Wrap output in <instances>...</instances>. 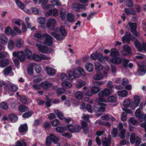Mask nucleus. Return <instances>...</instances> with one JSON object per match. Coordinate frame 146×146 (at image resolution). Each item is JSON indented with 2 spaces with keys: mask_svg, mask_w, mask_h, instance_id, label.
I'll return each mask as SVG.
<instances>
[{
  "mask_svg": "<svg viewBox=\"0 0 146 146\" xmlns=\"http://www.w3.org/2000/svg\"><path fill=\"white\" fill-rule=\"evenodd\" d=\"M66 128L65 127H58L55 128L56 130L58 132L61 133H64L65 131Z\"/></svg>",
  "mask_w": 146,
  "mask_h": 146,
  "instance_id": "55",
  "label": "nucleus"
},
{
  "mask_svg": "<svg viewBox=\"0 0 146 146\" xmlns=\"http://www.w3.org/2000/svg\"><path fill=\"white\" fill-rule=\"evenodd\" d=\"M47 1L46 0H39V4L42 3V4L44 5L43 7V8H49V5H45L47 4Z\"/></svg>",
  "mask_w": 146,
  "mask_h": 146,
  "instance_id": "44",
  "label": "nucleus"
},
{
  "mask_svg": "<svg viewBox=\"0 0 146 146\" xmlns=\"http://www.w3.org/2000/svg\"><path fill=\"white\" fill-rule=\"evenodd\" d=\"M13 56L17 57L21 62H23L25 60V56L23 51L13 52Z\"/></svg>",
  "mask_w": 146,
  "mask_h": 146,
  "instance_id": "7",
  "label": "nucleus"
},
{
  "mask_svg": "<svg viewBox=\"0 0 146 146\" xmlns=\"http://www.w3.org/2000/svg\"><path fill=\"white\" fill-rule=\"evenodd\" d=\"M119 54L117 50L115 49H112L111 50V53L110 55L112 57H116L119 56Z\"/></svg>",
  "mask_w": 146,
  "mask_h": 146,
  "instance_id": "28",
  "label": "nucleus"
},
{
  "mask_svg": "<svg viewBox=\"0 0 146 146\" xmlns=\"http://www.w3.org/2000/svg\"><path fill=\"white\" fill-rule=\"evenodd\" d=\"M104 146H110V145L111 141L108 140L106 137H104L102 140Z\"/></svg>",
  "mask_w": 146,
  "mask_h": 146,
  "instance_id": "29",
  "label": "nucleus"
},
{
  "mask_svg": "<svg viewBox=\"0 0 146 146\" xmlns=\"http://www.w3.org/2000/svg\"><path fill=\"white\" fill-rule=\"evenodd\" d=\"M134 38V36L130 33L126 32L125 36L122 37V40L123 43H124L126 42L127 44H128L130 42V39L132 40Z\"/></svg>",
  "mask_w": 146,
  "mask_h": 146,
  "instance_id": "8",
  "label": "nucleus"
},
{
  "mask_svg": "<svg viewBox=\"0 0 146 146\" xmlns=\"http://www.w3.org/2000/svg\"><path fill=\"white\" fill-rule=\"evenodd\" d=\"M32 115V113L30 111H28L24 113L22 115V117L24 118H27L31 117Z\"/></svg>",
  "mask_w": 146,
  "mask_h": 146,
  "instance_id": "61",
  "label": "nucleus"
},
{
  "mask_svg": "<svg viewBox=\"0 0 146 146\" xmlns=\"http://www.w3.org/2000/svg\"><path fill=\"white\" fill-rule=\"evenodd\" d=\"M24 51L25 55L28 56V58L29 59H31V57L32 55L31 51L29 49H25Z\"/></svg>",
  "mask_w": 146,
  "mask_h": 146,
  "instance_id": "40",
  "label": "nucleus"
},
{
  "mask_svg": "<svg viewBox=\"0 0 146 146\" xmlns=\"http://www.w3.org/2000/svg\"><path fill=\"white\" fill-rule=\"evenodd\" d=\"M59 31L61 34L64 36H66L67 34L64 27L63 26L60 27Z\"/></svg>",
  "mask_w": 146,
  "mask_h": 146,
  "instance_id": "45",
  "label": "nucleus"
},
{
  "mask_svg": "<svg viewBox=\"0 0 146 146\" xmlns=\"http://www.w3.org/2000/svg\"><path fill=\"white\" fill-rule=\"evenodd\" d=\"M85 68L86 70L89 72H92L94 68L93 65L90 62H88L86 64Z\"/></svg>",
  "mask_w": 146,
  "mask_h": 146,
  "instance_id": "22",
  "label": "nucleus"
},
{
  "mask_svg": "<svg viewBox=\"0 0 146 146\" xmlns=\"http://www.w3.org/2000/svg\"><path fill=\"white\" fill-rule=\"evenodd\" d=\"M35 66V70L37 73H39L42 70V68L38 64H35V65H34Z\"/></svg>",
  "mask_w": 146,
  "mask_h": 146,
  "instance_id": "56",
  "label": "nucleus"
},
{
  "mask_svg": "<svg viewBox=\"0 0 146 146\" xmlns=\"http://www.w3.org/2000/svg\"><path fill=\"white\" fill-rule=\"evenodd\" d=\"M129 62V60L125 58L123 59V64L124 68H126L128 66V64Z\"/></svg>",
  "mask_w": 146,
  "mask_h": 146,
  "instance_id": "64",
  "label": "nucleus"
},
{
  "mask_svg": "<svg viewBox=\"0 0 146 146\" xmlns=\"http://www.w3.org/2000/svg\"><path fill=\"white\" fill-rule=\"evenodd\" d=\"M118 132L117 129L115 128H113L111 131V136L114 137H116L118 134Z\"/></svg>",
  "mask_w": 146,
  "mask_h": 146,
  "instance_id": "51",
  "label": "nucleus"
},
{
  "mask_svg": "<svg viewBox=\"0 0 146 146\" xmlns=\"http://www.w3.org/2000/svg\"><path fill=\"white\" fill-rule=\"evenodd\" d=\"M42 80L41 78L39 77L38 76H36L34 77L33 81L35 83H38L42 81Z\"/></svg>",
  "mask_w": 146,
  "mask_h": 146,
  "instance_id": "57",
  "label": "nucleus"
},
{
  "mask_svg": "<svg viewBox=\"0 0 146 146\" xmlns=\"http://www.w3.org/2000/svg\"><path fill=\"white\" fill-rule=\"evenodd\" d=\"M19 109L20 111L24 112L29 110L28 109L25 105H21L19 107Z\"/></svg>",
  "mask_w": 146,
  "mask_h": 146,
  "instance_id": "49",
  "label": "nucleus"
},
{
  "mask_svg": "<svg viewBox=\"0 0 146 146\" xmlns=\"http://www.w3.org/2000/svg\"><path fill=\"white\" fill-rule=\"evenodd\" d=\"M16 3L19 8H20L21 9H24L25 6L24 4L21 3L19 1H16Z\"/></svg>",
  "mask_w": 146,
  "mask_h": 146,
  "instance_id": "58",
  "label": "nucleus"
},
{
  "mask_svg": "<svg viewBox=\"0 0 146 146\" xmlns=\"http://www.w3.org/2000/svg\"><path fill=\"white\" fill-rule=\"evenodd\" d=\"M46 70L47 74L50 75H55L56 73V71L54 68L50 67H47Z\"/></svg>",
  "mask_w": 146,
  "mask_h": 146,
  "instance_id": "17",
  "label": "nucleus"
},
{
  "mask_svg": "<svg viewBox=\"0 0 146 146\" xmlns=\"http://www.w3.org/2000/svg\"><path fill=\"white\" fill-rule=\"evenodd\" d=\"M8 48L10 50L13 49L14 46V43L12 40H10L9 41L8 45Z\"/></svg>",
  "mask_w": 146,
  "mask_h": 146,
  "instance_id": "52",
  "label": "nucleus"
},
{
  "mask_svg": "<svg viewBox=\"0 0 146 146\" xmlns=\"http://www.w3.org/2000/svg\"><path fill=\"white\" fill-rule=\"evenodd\" d=\"M135 115L137 117L141 120L143 119L144 114L141 113V110L140 108H138L136 110L135 113Z\"/></svg>",
  "mask_w": 146,
  "mask_h": 146,
  "instance_id": "18",
  "label": "nucleus"
},
{
  "mask_svg": "<svg viewBox=\"0 0 146 146\" xmlns=\"http://www.w3.org/2000/svg\"><path fill=\"white\" fill-rule=\"evenodd\" d=\"M83 95L84 94L82 92L77 91L75 94V97L78 100H81L83 98Z\"/></svg>",
  "mask_w": 146,
  "mask_h": 146,
  "instance_id": "35",
  "label": "nucleus"
},
{
  "mask_svg": "<svg viewBox=\"0 0 146 146\" xmlns=\"http://www.w3.org/2000/svg\"><path fill=\"white\" fill-rule=\"evenodd\" d=\"M31 9L32 12L35 14L40 15L42 13L41 11L39 9H38L36 7H32Z\"/></svg>",
  "mask_w": 146,
  "mask_h": 146,
  "instance_id": "46",
  "label": "nucleus"
},
{
  "mask_svg": "<svg viewBox=\"0 0 146 146\" xmlns=\"http://www.w3.org/2000/svg\"><path fill=\"white\" fill-rule=\"evenodd\" d=\"M79 3H74L72 5V9L76 12H79L80 11Z\"/></svg>",
  "mask_w": 146,
  "mask_h": 146,
  "instance_id": "31",
  "label": "nucleus"
},
{
  "mask_svg": "<svg viewBox=\"0 0 146 146\" xmlns=\"http://www.w3.org/2000/svg\"><path fill=\"white\" fill-rule=\"evenodd\" d=\"M12 146H26V144L23 140L21 141L18 140L15 143V145Z\"/></svg>",
  "mask_w": 146,
  "mask_h": 146,
  "instance_id": "34",
  "label": "nucleus"
},
{
  "mask_svg": "<svg viewBox=\"0 0 146 146\" xmlns=\"http://www.w3.org/2000/svg\"><path fill=\"white\" fill-rule=\"evenodd\" d=\"M51 123L52 125L54 127H56L60 125L59 121L58 119H56L52 121Z\"/></svg>",
  "mask_w": 146,
  "mask_h": 146,
  "instance_id": "48",
  "label": "nucleus"
},
{
  "mask_svg": "<svg viewBox=\"0 0 146 146\" xmlns=\"http://www.w3.org/2000/svg\"><path fill=\"white\" fill-rule=\"evenodd\" d=\"M50 136H48L46 138L45 144L47 146H50L51 143V139L52 142L56 144V146H60V144L58 142L59 139L58 138L52 134H50Z\"/></svg>",
  "mask_w": 146,
  "mask_h": 146,
  "instance_id": "2",
  "label": "nucleus"
},
{
  "mask_svg": "<svg viewBox=\"0 0 146 146\" xmlns=\"http://www.w3.org/2000/svg\"><path fill=\"white\" fill-rule=\"evenodd\" d=\"M90 57L94 60L97 59L101 63L105 62L104 57L100 53L92 54L90 55Z\"/></svg>",
  "mask_w": 146,
  "mask_h": 146,
  "instance_id": "6",
  "label": "nucleus"
},
{
  "mask_svg": "<svg viewBox=\"0 0 146 146\" xmlns=\"http://www.w3.org/2000/svg\"><path fill=\"white\" fill-rule=\"evenodd\" d=\"M3 86L5 87V88L7 90H8L9 88V87H10L12 91L14 92H16L18 89V87L16 85H10L7 84L5 82H3Z\"/></svg>",
  "mask_w": 146,
  "mask_h": 146,
  "instance_id": "15",
  "label": "nucleus"
},
{
  "mask_svg": "<svg viewBox=\"0 0 146 146\" xmlns=\"http://www.w3.org/2000/svg\"><path fill=\"white\" fill-rule=\"evenodd\" d=\"M131 50V48L129 46L127 45H124L123 48V50L121 52L122 54L124 56H131L132 55Z\"/></svg>",
  "mask_w": 146,
  "mask_h": 146,
  "instance_id": "9",
  "label": "nucleus"
},
{
  "mask_svg": "<svg viewBox=\"0 0 146 146\" xmlns=\"http://www.w3.org/2000/svg\"><path fill=\"white\" fill-rule=\"evenodd\" d=\"M56 113L58 118L60 119H63V115L62 113L59 111L58 110H56L54 111Z\"/></svg>",
  "mask_w": 146,
  "mask_h": 146,
  "instance_id": "62",
  "label": "nucleus"
},
{
  "mask_svg": "<svg viewBox=\"0 0 146 146\" xmlns=\"http://www.w3.org/2000/svg\"><path fill=\"white\" fill-rule=\"evenodd\" d=\"M12 70L11 66H9L3 70V72L5 75L8 74Z\"/></svg>",
  "mask_w": 146,
  "mask_h": 146,
  "instance_id": "47",
  "label": "nucleus"
},
{
  "mask_svg": "<svg viewBox=\"0 0 146 146\" xmlns=\"http://www.w3.org/2000/svg\"><path fill=\"white\" fill-rule=\"evenodd\" d=\"M74 15L71 13H68L67 14V19L70 22H74Z\"/></svg>",
  "mask_w": 146,
  "mask_h": 146,
  "instance_id": "33",
  "label": "nucleus"
},
{
  "mask_svg": "<svg viewBox=\"0 0 146 146\" xmlns=\"http://www.w3.org/2000/svg\"><path fill=\"white\" fill-rule=\"evenodd\" d=\"M135 47L137 49L138 51L141 52L143 50L142 46L138 40H136L135 42Z\"/></svg>",
  "mask_w": 146,
  "mask_h": 146,
  "instance_id": "23",
  "label": "nucleus"
},
{
  "mask_svg": "<svg viewBox=\"0 0 146 146\" xmlns=\"http://www.w3.org/2000/svg\"><path fill=\"white\" fill-rule=\"evenodd\" d=\"M139 67L138 72L139 74L143 75L146 72V66L145 65H141L139 63L137 64Z\"/></svg>",
  "mask_w": 146,
  "mask_h": 146,
  "instance_id": "12",
  "label": "nucleus"
},
{
  "mask_svg": "<svg viewBox=\"0 0 146 146\" xmlns=\"http://www.w3.org/2000/svg\"><path fill=\"white\" fill-rule=\"evenodd\" d=\"M56 21L55 19H50L46 23V25L49 29H53L54 27Z\"/></svg>",
  "mask_w": 146,
  "mask_h": 146,
  "instance_id": "11",
  "label": "nucleus"
},
{
  "mask_svg": "<svg viewBox=\"0 0 146 146\" xmlns=\"http://www.w3.org/2000/svg\"><path fill=\"white\" fill-rule=\"evenodd\" d=\"M108 100L110 102L115 103L117 101V98L113 96H110L108 97Z\"/></svg>",
  "mask_w": 146,
  "mask_h": 146,
  "instance_id": "36",
  "label": "nucleus"
},
{
  "mask_svg": "<svg viewBox=\"0 0 146 146\" xmlns=\"http://www.w3.org/2000/svg\"><path fill=\"white\" fill-rule=\"evenodd\" d=\"M40 85L41 87L44 89H49L52 86V83L47 81H44L41 82Z\"/></svg>",
  "mask_w": 146,
  "mask_h": 146,
  "instance_id": "13",
  "label": "nucleus"
},
{
  "mask_svg": "<svg viewBox=\"0 0 146 146\" xmlns=\"http://www.w3.org/2000/svg\"><path fill=\"white\" fill-rule=\"evenodd\" d=\"M91 91L94 94L97 93L100 90V88L96 86H93L91 88Z\"/></svg>",
  "mask_w": 146,
  "mask_h": 146,
  "instance_id": "50",
  "label": "nucleus"
},
{
  "mask_svg": "<svg viewBox=\"0 0 146 146\" xmlns=\"http://www.w3.org/2000/svg\"><path fill=\"white\" fill-rule=\"evenodd\" d=\"M128 122L129 123L132 124L133 125H137L138 123V121L135 119L133 117L130 118L128 120Z\"/></svg>",
  "mask_w": 146,
  "mask_h": 146,
  "instance_id": "38",
  "label": "nucleus"
},
{
  "mask_svg": "<svg viewBox=\"0 0 146 146\" xmlns=\"http://www.w3.org/2000/svg\"><path fill=\"white\" fill-rule=\"evenodd\" d=\"M37 22L40 24H44L45 22V19L42 17H39L37 20Z\"/></svg>",
  "mask_w": 146,
  "mask_h": 146,
  "instance_id": "59",
  "label": "nucleus"
},
{
  "mask_svg": "<svg viewBox=\"0 0 146 146\" xmlns=\"http://www.w3.org/2000/svg\"><path fill=\"white\" fill-rule=\"evenodd\" d=\"M81 127L83 129L84 133L86 134L88 133L89 129L87 123L85 121H82L81 123Z\"/></svg>",
  "mask_w": 146,
  "mask_h": 146,
  "instance_id": "14",
  "label": "nucleus"
},
{
  "mask_svg": "<svg viewBox=\"0 0 146 146\" xmlns=\"http://www.w3.org/2000/svg\"><path fill=\"white\" fill-rule=\"evenodd\" d=\"M51 35L53 36L57 40H62L63 39V38L60 35L57 33L55 32H52L51 33Z\"/></svg>",
  "mask_w": 146,
  "mask_h": 146,
  "instance_id": "32",
  "label": "nucleus"
},
{
  "mask_svg": "<svg viewBox=\"0 0 146 146\" xmlns=\"http://www.w3.org/2000/svg\"><path fill=\"white\" fill-rule=\"evenodd\" d=\"M134 102L135 104V107H137L140 102V100L139 97L137 95H135L134 97Z\"/></svg>",
  "mask_w": 146,
  "mask_h": 146,
  "instance_id": "42",
  "label": "nucleus"
},
{
  "mask_svg": "<svg viewBox=\"0 0 146 146\" xmlns=\"http://www.w3.org/2000/svg\"><path fill=\"white\" fill-rule=\"evenodd\" d=\"M8 41V39L4 34H2L1 35L0 42L3 44H6Z\"/></svg>",
  "mask_w": 146,
  "mask_h": 146,
  "instance_id": "21",
  "label": "nucleus"
},
{
  "mask_svg": "<svg viewBox=\"0 0 146 146\" xmlns=\"http://www.w3.org/2000/svg\"><path fill=\"white\" fill-rule=\"evenodd\" d=\"M35 65V63H31L30 64L29 67L27 70L28 73L29 75H32L33 74V68Z\"/></svg>",
  "mask_w": 146,
  "mask_h": 146,
  "instance_id": "27",
  "label": "nucleus"
},
{
  "mask_svg": "<svg viewBox=\"0 0 146 146\" xmlns=\"http://www.w3.org/2000/svg\"><path fill=\"white\" fill-rule=\"evenodd\" d=\"M95 68L97 70H101L103 69L102 65L99 63H96L95 64Z\"/></svg>",
  "mask_w": 146,
  "mask_h": 146,
  "instance_id": "60",
  "label": "nucleus"
},
{
  "mask_svg": "<svg viewBox=\"0 0 146 146\" xmlns=\"http://www.w3.org/2000/svg\"><path fill=\"white\" fill-rule=\"evenodd\" d=\"M117 94L118 96L122 97H126L128 94L127 91L125 90L118 91H117Z\"/></svg>",
  "mask_w": 146,
  "mask_h": 146,
  "instance_id": "24",
  "label": "nucleus"
},
{
  "mask_svg": "<svg viewBox=\"0 0 146 146\" xmlns=\"http://www.w3.org/2000/svg\"><path fill=\"white\" fill-rule=\"evenodd\" d=\"M78 72L83 76H85L86 75L84 70L81 67H79L78 70H74L73 72L70 71L68 72L69 78L70 81L74 79H76L80 76Z\"/></svg>",
  "mask_w": 146,
  "mask_h": 146,
  "instance_id": "1",
  "label": "nucleus"
},
{
  "mask_svg": "<svg viewBox=\"0 0 146 146\" xmlns=\"http://www.w3.org/2000/svg\"><path fill=\"white\" fill-rule=\"evenodd\" d=\"M36 46L38 47V49L40 52L44 53H49L52 50L51 48H49L47 46L39 44H36Z\"/></svg>",
  "mask_w": 146,
  "mask_h": 146,
  "instance_id": "3",
  "label": "nucleus"
},
{
  "mask_svg": "<svg viewBox=\"0 0 146 146\" xmlns=\"http://www.w3.org/2000/svg\"><path fill=\"white\" fill-rule=\"evenodd\" d=\"M9 117L10 120L12 122H16L18 120V117L15 115L11 114L9 115Z\"/></svg>",
  "mask_w": 146,
  "mask_h": 146,
  "instance_id": "25",
  "label": "nucleus"
},
{
  "mask_svg": "<svg viewBox=\"0 0 146 146\" xmlns=\"http://www.w3.org/2000/svg\"><path fill=\"white\" fill-rule=\"evenodd\" d=\"M60 11V15L62 19H64L66 18V14L65 10L63 8H61Z\"/></svg>",
  "mask_w": 146,
  "mask_h": 146,
  "instance_id": "37",
  "label": "nucleus"
},
{
  "mask_svg": "<svg viewBox=\"0 0 146 146\" xmlns=\"http://www.w3.org/2000/svg\"><path fill=\"white\" fill-rule=\"evenodd\" d=\"M106 105L105 104H103L101 105L99 108V112H103L105 111L106 108L105 106Z\"/></svg>",
  "mask_w": 146,
  "mask_h": 146,
  "instance_id": "63",
  "label": "nucleus"
},
{
  "mask_svg": "<svg viewBox=\"0 0 146 146\" xmlns=\"http://www.w3.org/2000/svg\"><path fill=\"white\" fill-rule=\"evenodd\" d=\"M104 75L100 72L96 74L94 76L93 78L96 80H100L103 78Z\"/></svg>",
  "mask_w": 146,
  "mask_h": 146,
  "instance_id": "30",
  "label": "nucleus"
},
{
  "mask_svg": "<svg viewBox=\"0 0 146 146\" xmlns=\"http://www.w3.org/2000/svg\"><path fill=\"white\" fill-rule=\"evenodd\" d=\"M111 62L113 64H120L122 62V60L120 58H113L111 60Z\"/></svg>",
  "mask_w": 146,
  "mask_h": 146,
  "instance_id": "26",
  "label": "nucleus"
},
{
  "mask_svg": "<svg viewBox=\"0 0 146 146\" xmlns=\"http://www.w3.org/2000/svg\"><path fill=\"white\" fill-rule=\"evenodd\" d=\"M9 64V60L7 59H4L0 60V66L4 68L8 65Z\"/></svg>",
  "mask_w": 146,
  "mask_h": 146,
  "instance_id": "19",
  "label": "nucleus"
},
{
  "mask_svg": "<svg viewBox=\"0 0 146 146\" xmlns=\"http://www.w3.org/2000/svg\"><path fill=\"white\" fill-rule=\"evenodd\" d=\"M135 58L139 59L145 60H146V56L140 53H137L135 56Z\"/></svg>",
  "mask_w": 146,
  "mask_h": 146,
  "instance_id": "39",
  "label": "nucleus"
},
{
  "mask_svg": "<svg viewBox=\"0 0 146 146\" xmlns=\"http://www.w3.org/2000/svg\"><path fill=\"white\" fill-rule=\"evenodd\" d=\"M0 107L5 110H7L8 109V106L6 103L4 102H2L0 104Z\"/></svg>",
  "mask_w": 146,
  "mask_h": 146,
  "instance_id": "53",
  "label": "nucleus"
},
{
  "mask_svg": "<svg viewBox=\"0 0 146 146\" xmlns=\"http://www.w3.org/2000/svg\"><path fill=\"white\" fill-rule=\"evenodd\" d=\"M128 25L130 28V31L133 34L136 36H138V34L137 33V24L135 23H132L131 22L129 23Z\"/></svg>",
  "mask_w": 146,
  "mask_h": 146,
  "instance_id": "10",
  "label": "nucleus"
},
{
  "mask_svg": "<svg viewBox=\"0 0 146 146\" xmlns=\"http://www.w3.org/2000/svg\"><path fill=\"white\" fill-rule=\"evenodd\" d=\"M32 58L35 61H39L41 60L40 56H39L36 54H35L33 55L32 56L31 58Z\"/></svg>",
  "mask_w": 146,
  "mask_h": 146,
  "instance_id": "54",
  "label": "nucleus"
},
{
  "mask_svg": "<svg viewBox=\"0 0 146 146\" xmlns=\"http://www.w3.org/2000/svg\"><path fill=\"white\" fill-rule=\"evenodd\" d=\"M43 36L45 38L44 40V44L48 46L52 45L53 44L54 38L50 35L48 34H43Z\"/></svg>",
  "mask_w": 146,
  "mask_h": 146,
  "instance_id": "5",
  "label": "nucleus"
},
{
  "mask_svg": "<svg viewBox=\"0 0 146 146\" xmlns=\"http://www.w3.org/2000/svg\"><path fill=\"white\" fill-rule=\"evenodd\" d=\"M28 126L27 123L21 125L19 128V131L20 133H23L27 131Z\"/></svg>",
  "mask_w": 146,
  "mask_h": 146,
  "instance_id": "16",
  "label": "nucleus"
},
{
  "mask_svg": "<svg viewBox=\"0 0 146 146\" xmlns=\"http://www.w3.org/2000/svg\"><path fill=\"white\" fill-rule=\"evenodd\" d=\"M106 82V81H94L93 82L92 84L95 86H99L103 85Z\"/></svg>",
  "mask_w": 146,
  "mask_h": 146,
  "instance_id": "41",
  "label": "nucleus"
},
{
  "mask_svg": "<svg viewBox=\"0 0 146 146\" xmlns=\"http://www.w3.org/2000/svg\"><path fill=\"white\" fill-rule=\"evenodd\" d=\"M124 11L127 15L132 14L134 15L136 14L135 11L134 9L133 8H130V9H128L127 8H125L124 9Z\"/></svg>",
  "mask_w": 146,
  "mask_h": 146,
  "instance_id": "20",
  "label": "nucleus"
},
{
  "mask_svg": "<svg viewBox=\"0 0 146 146\" xmlns=\"http://www.w3.org/2000/svg\"><path fill=\"white\" fill-rule=\"evenodd\" d=\"M130 142L132 144H135L137 146L140 143V138L137 136H136L134 133H132L130 137Z\"/></svg>",
  "mask_w": 146,
  "mask_h": 146,
  "instance_id": "4",
  "label": "nucleus"
},
{
  "mask_svg": "<svg viewBox=\"0 0 146 146\" xmlns=\"http://www.w3.org/2000/svg\"><path fill=\"white\" fill-rule=\"evenodd\" d=\"M61 85L63 87L66 88H68L72 86L71 83L68 82H64L61 83Z\"/></svg>",
  "mask_w": 146,
  "mask_h": 146,
  "instance_id": "43",
  "label": "nucleus"
}]
</instances>
